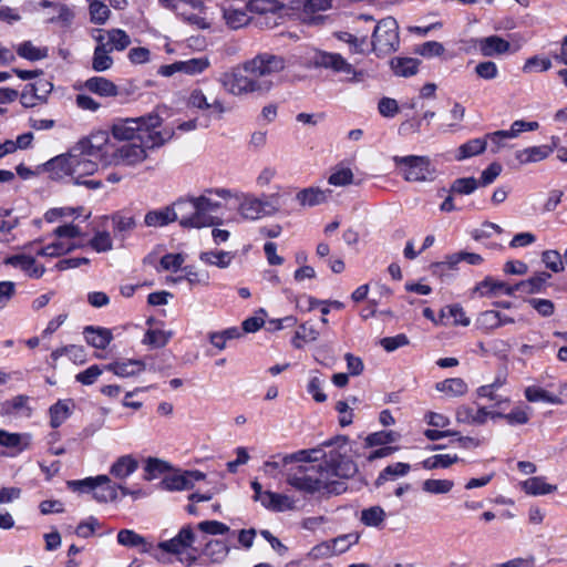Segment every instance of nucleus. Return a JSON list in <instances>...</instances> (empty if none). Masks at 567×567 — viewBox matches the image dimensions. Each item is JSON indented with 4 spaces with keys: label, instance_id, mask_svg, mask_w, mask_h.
I'll list each match as a JSON object with an SVG mask.
<instances>
[{
    "label": "nucleus",
    "instance_id": "nucleus-1",
    "mask_svg": "<svg viewBox=\"0 0 567 567\" xmlns=\"http://www.w3.org/2000/svg\"><path fill=\"white\" fill-rule=\"evenodd\" d=\"M347 443L346 436H338L334 441L323 443V446L338 445L339 449L330 451L329 454H326L321 447L287 454L290 464L293 462L311 463L324 457L323 464L319 466L299 465L295 471L287 473V483L300 492L339 494L341 485L337 480L349 478L357 473L355 463L346 456Z\"/></svg>",
    "mask_w": 567,
    "mask_h": 567
},
{
    "label": "nucleus",
    "instance_id": "nucleus-2",
    "mask_svg": "<svg viewBox=\"0 0 567 567\" xmlns=\"http://www.w3.org/2000/svg\"><path fill=\"white\" fill-rule=\"evenodd\" d=\"M198 535L192 524L184 525L171 539L158 543L157 547L186 567H192L202 560L205 565H221L230 553L229 544L219 538L202 536L197 546Z\"/></svg>",
    "mask_w": 567,
    "mask_h": 567
},
{
    "label": "nucleus",
    "instance_id": "nucleus-3",
    "mask_svg": "<svg viewBox=\"0 0 567 567\" xmlns=\"http://www.w3.org/2000/svg\"><path fill=\"white\" fill-rule=\"evenodd\" d=\"M79 145L72 147L68 153L58 155L43 165V169L53 181H63L69 177L74 185H83L90 189H99L102 182L86 179V176L97 172L99 165Z\"/></svg>",
    "mask_w": 567,
    "mask_h": 567
},
{
    "label": "nucleus",
    "instance_id": "nucleus-4",
    "mask_svg": "<svg viewBox=\"0 0 567 567\" xmlns=\"http://www.w3.org/2000/svg\"><path fill=\"white\" fill-rule=\"evenodd\" d=\"M162 118L157 114L140 117L121 118L113 123L111 133L117 141H145L150 146H162L168 142L174 132L172 128H159Z\"/></svg>",
    "mask_w": 567,
    "mask_h": 567
},
{
    "label": "nucleus",
    "instance_id": "nucleus-5",
    "mask_svg": "<svg viewBox=\"0 0 567 567\" xmlns=\"http://www.w3.org/2000/svg\"><path fill=\"white\" fill-rule=\"evenodd\" d=\"M287 61L282 55L269 52L259 53L243 63V71L251 74L259 83H268L269 92L274 89V78L282 72Z\"/></svg>",
    "mask_w": 567,
    "mask_h": 567
},
{
    "label": "nucleus",
    "instance_id": "nucleus-6",
    "mask_svg": "<svg viewBox=\"0 0 567 567\" xmlns=\"http://www.w3.org/2000/svg\"><path fill=\"white\" fill-rule=\"evenodd\" d=\"M311 66L326 69L336 74H340L348 82H360L363 79V71L357 70L340 53L324 50H315L309 59Z\"/></svg>",
    "mask_w": 567,
    "mask_h": 567
},
{
    "label": "nucleus",
    "instance_id": "nucleus-7",
    "mask_svg": "<svg viewBox=\"0 0 567 567\" xmlns=\"http://www.w3.org/2000/svg\"><path fill=\"white\" fill-rule=\"evenodd\" d=\"M219 83L226 92L234 96H244L248 94L265 95L269 93L268 83L257 82L251 74L243 71V65L221 74Z\"/></svg>",
    "mask_w": 567,
    "mask_h": 567
},
{
    "label": "nucleus",
    "instance_id": "nucleus-8",
    "mask_svg": "<svg viewBox=\"0 0 567 567\" xmlns=\"http://www.w3.org/2000/svg\"><path fill=\"white\" fill-rule=\"evenodd\" d=\"M68 487L73 492L92 493L93 498L99 503H109L117 499V485L107 475L69 481Z\"/></svg>",
    "mask_w": 567,
    "mask_h": 567
},
{
    "label": "nucleus",
    "instance_id": "nucleus-9",
    "mask_svg": "<svg viewBox=\"0 0 567 567\" xmlns=\"http://www.w3.org/2000/svg\"><path fill=\"white\" fill-rule=\"evenodd\" d=\"M371 44L372 51L378 56H386L399 49V25L394 18L386 17L377 23Z\"/></svg>",
    "mask_w": 567,
    "mask_h": 567
},
{
    "label": "nucleus",
    "instance_id": "nucleus-10",
    "mask_svg": "<svg viewBox=\"0 0 567 567\" xmlns=\"http://www.w3.org/2000/svg\"><path fill=\"white\" fill-rule=\"evenodd\" d=\"M394 164L401 168L402 176L408 182H427L434 178V168L426 156H394Z\"/></svg>",
    "mask_w": 567,
    "mask_h": 567
},
{
    "label": "nucleus",
    "instance_id": "nucleus-11",
    "mask_svg": "<svg viewBox=\"0 0 567 567\" xmlns=\"http://www.w3.org/2000/svg\"><path fill=\"white\" fill-rule=\"evenodd\" d=\"M279 194L265 195L261 198L245 195L239 203L238 212L245 219L257 220L272 215L280 208Z\"/></svg>",
    "mask_w": 567,
    "mask_h": 567
},
{
    "label": "nucleus",
    "instance_id": "nucleus-12",
    "mask_svg": "<svg viewBox=\"0 0 567 567\" xmlns=\"http://www.w3.org/2000/svg\"><path fill=\"white\" fill-rule=\"evenodd\" d=\"M145 141L130 142L112 148V155H107L109 166H136L147 158V151L157 146H150Z\"/></svg>",
    "mask_w": 567,
    "mask_h": 567
},
{
    "label": "nucleus",
    "instance_id": "nucleus-13",
    "mask_svg": "<svg viewBox=\"0 0 567 567\" xmlns=\"http://www.w3.org/2000/svg\"><path fill=\"white\" fill-rule=\"evenodd\" d=\"M176 220L183 228H204L203 215L198 209L195 196L182 197L171 205Z\"/></svg>",
    "mask_w": 567,
    "mask_h": 567
},
{
    "label": "nucleus",
    "instance_id": "nucleus-14",
    "mask_svg": "<svg viewBox=\"0 0 567 567\" xmlns=\"http://www.w3.org/2000/svg\"><path fill=\"white\" fill-rule=\"evenodd\" d=\"M215 197L229 199L233 197V193L228 188H206L199 196H195L206 227L215 224L212 213L218 212L221 207L220 202L216 200Z\"/></svg>",
    "mask_w": 567,
    "mask_h": 567
},
{
    "label": "nucleus",
    "instance_id": "nucleus-15",
    "mask_svg": "<svg viewBox=\"0 0 567 567\" xmlns=\"http://www.w3.org/2000/svg\"><path fill=\"white\" fill-rule=\"evenodd\" d=\"M175 12L185 22L197 29H208L207 9L202 0H183L175 4Z\"/></svg>",
    "mask_w": 567,
    "mask_h": 567
},
{
    "label": "nucleus",
    "instance_id": "nucleus-16",
    "mask_svg": "<svg viewBox=\"0 0 567 567\" xmlns=\"http://www.w3.org/2000/svg\"><path fill=\"white\" fill-rule=\"evenodd\" d=\"M188 106L206 112L205 118L200 122V126L207 127L209 118H221L226 112L224 102L217 97L212 101L202 90H194L188 97Z\"/></svg>",
    "mask_w": 567,
    "mask_h": 567
},
{
    "label": "nucleus",
    "instance_id": "nucleus-17",
    "mask_svg": "<svg viewBox=\"0 0 567 567\" xmlns=\"http://www.w3.org/2000/svg\"><path fill=\"white\" fill-rule=\"evenodd\" d=\"M76 145L89 153V155L99 157L104 166H109L107 155H112V148H115L106 131H96Z\"/></svg>",
    "mask_w": 567,
    "mask_h": 567
},
{
    "label": "nucleus",
    "instance_id": "nucleus-18",
    "mask_svg": "<svg viewBox=\"0 0 567 567\" xmlns=\"http://www.w3.org/2000/svg\"><path fill=\"white\" fill-rule=\"evenodd\" d=\"M204 478L205 474L199 471H186L164 478L162 485L167 491H185L193 488L195 482Z\"/></svg>",
    "mask_w": 567,
    "mask_h": 567
},
{
    "label": "nucleus",
    "instance_id": "nucleus-19",
    "mask_svg": "<svg viewBox=\"0 0 567 567\" xmlns=\"http://www.w3.org/2000/svg\"><path fill=\"white\" fill-rule=\"evenodd\" d=\"M474 292L481 297L513 296L515 293V285L511 286L504 281L486 277L475 286Z\"/></svg>",
    "mask_w": 567,
    "mask_h": 567
},
{
    "label": "nucleus",
    "instance_id": "nucleus-20",
    "mask_svg": "<svg viewBox=\"0 0 567 567\" xmlns=\"http://www.w3.org/2000/svg\"><path fill=\"white\" fill-rule=\"evenodd\" d=\"M488 417L495 419V412L486 408L474 410L471 406L461 405L456 409L455 413L456 422L471 425H482L486 423Z\"/></svg>",
    "mask_w": 567,
    "mask_h": 567
},
{
    "label": "nucleus",
    "instance_id": "nucleus-21",
    "mask_svg": "<svg viewBox=\"0 0 567 567\" xmlns=\"http://www.w3.org/2000/svg\"><path fill=\"white\" fill-rule=\"evenodd\" d=\"M105 369L113 372L118 378H131L145 371L146 364L142 360L126 359L111 362Z\"/></svg>",
    "mask_w": 567,
    "mask_h": 567
},
{
    "label": "nucleus",
    "instance_id": "nucleus-22",
    "mask_svg": "<svg viewBox=\"0 0 567 567\" xmlns=\"http://www.w3.org/2000/svg\"><path fill=\"white\" fill-rule=\"evenodd\" d=\"M567 393V383L559 385L558 394H554L538 385H529L525 389V398L529 402H545L549 404H561L560 395Z\"/></svg>",
    "mask_w": 567,
    "mask_h": 567
},
{
    "label": "nucleus",
    "instance_id": "nucleus-23",
    "mask_svg": "<svg viewBox=\"0 0 567 567\" xmlns=\"http://www.w3.org/2000/svg\"><path fill=\"white\" fill-rule=\"evenodd\" d=\"M4 264L21 269L31 278H40L45 271V268L38 265L33 257L24 254L8 257Z\"/></svg>",
    "mask_w": 567,
    "mask_h": 567
},
{
    "label": "nucleus",
    "instance_id": "nucleus-24",
    "mask_svg": "<svg viewBox=\"0 0 567 567\" xmlns=\"http://www.w3.org/2000/svg\"><path fill=\"white\" fill-rule=\"evenodd\" d=\"M551 142L553 146L540 145L520 150L516 152L515 157L522 165L540 162L547 158L553 153L554 148L557 147V138L553 137Z\"/></svg>",
    "mask_w": 567,
    "mask_h": 567
},
{
    "label": "nucleus",
    "instance_id": "nucleus-25",
    "mask_svg": "<svg viewBox=\"0 0 567 567\" xmlns=\"http://www.w3.org/2000/svg\"><path fill=\"white\" fill-rule=\"evenodd\" d=\"M83 87L102 97H116L120 94L118 86L103 76H92L83 83Z\"/></svg>",
    "mask_w": 567,
    "mask_h": 567
},
{
    "label": "nucleus",
    "instance_id": "nucleus-26",
    "mask_svg": "<svg viewBox=\"0 0 567 567\" xmlns=\"http://www.w3.org/2000/svg\"><path fill=\"white\" fill-rule=\"evenodd\" d=\"M30 396L24 394H19L8 399L1 404V414L30 417L33 412L32 408L30 406Z\"/></svg>",
    "mask_w": 567,
    "mask_h": 567
},
{
    "label": "nucleus",
    "instance_id": "nucleus-27",
    "mask_svg": "<svg viewBox=\"0 0 567 567\" xmlns=\"http://www.w3.org/2000/svg\"><path fill=\"white\" fill-rule=\"evenodd\" d=\"M477 48L483 56L502 55L511 50V43L498 35H489L477 41Z\"/></svg>",
    "mask_w": 567,
    "mask_h": 567
},
{
    "label": "nucleus",
    "instance_id": "nucleus-28",
    "mask_svg": "<svg viewBox=\"0 0 567 567\" xmlns=\"http://www.w3.org/2000/svg\"><path fill=\"white\" fill-rule=\"evenodd\" d=\"M32 444V435L30 433H11L0 430V446L14 450L21 453L28 450Z\"/></svg>",
    "mask_w": 567,
    "mask_h": 567
},
{
    "label": "nucleus",
    "instance_id": "nucleus-29",
    "mask_svg": "<svg viewBox=\"0 0 567 567\" xmlns=\"http://www.w3.org/2000/svg\"><path fill=\"white\" fill-rule=\"evenodd\" d=\"M260 504L271 512H286L295 508V499L286 494L266 491Z\"/></svg>",
    "mask_w": 567,
    "mask_h": 567
},
{
    "label": "nucleus",
    "instance_id": "nucleus-30",
    "mask_svg": "<svg viewBox=\"0 0 567 567\" xmlns=\"http://www.w3.org/2000/svg\"><path fill=\"white\" fill-rule=\"evenodd\" d=\"M83 334L87 344L101 350L106 349L113 340L112 331L103 327L87 326L84 328Z\"/></svg>",
    "mask_w": 567,
    "mask_h": 567
},
{
    "label": "nucleus",
    "instance_id": "nucleus-31",
    "mask_svg": "<svg viewBox=\"0 0 567 567\" xmlns=\"http://www.w3.org/2000/svg\"><path fill=\"white\" fill-rule=\"evenodd\" d=\"M330 195V189L308 187L298 192L296 195V199L303 207H312L326 203L329 199Z\"/></svg>",
    "mask_w": 567,
    "mask_h": 567
},
{
    "label": "nucleus",
    "instance_id": "nucleus-32",
    "mask_svg": "<svg viewBox=\"0 0 567 567\" xmlns=\"http://www.w3.org/2000/svg\"><path fill=\"white\" fill-rule=\"evenodd\" d=\"M435 389L447 399H455L465 395L468 391V385L461 378H450L437 382Z\"/></svg>",
    "mask_w": 567,
    "mask_h": 567
},
{
    "label": "nucleus",
    "instance_id": "nucleus-33",
    "mask_svg": "<svg viewBox=\"0 0 567 567\" xmlns=\"http://www.w3.org/2000/svg\"><path fill=\"white\" fill-rule=\"evenodd\" d=\"M117 543L125 547L140 548L141 553H150L152 544L145 537L132 529H121L117 533Z\"/></svg>",
    "mask_w": 567,
    "mask_h": 567
},
{
    "label": "nucleus",
    "instance_id": "nucleus-34",
    "mask_svg": "<svg viewBox=\"0 0 567 567\" xmlns=\"http://www.w3.org/2000/svg\"><path fill=\"white\" fill-rule=\"evenodd\" d=\"M235 256L236 254L233 251L207 250L199 254V260L205 265L226 269L231 265Z\"/></svg>",
    "mask_w": 567,
    "mask_h": 567
},
{
    "label": "nucleus",
    "instance_id": "nucleus-35",
    "mask_svg": "<svg viewBox=\"0 0 567 567\" xmlns=\"http://www.w3.org/2000/svg\"><path fill=\"white\" fill-rule=\"evenodd\" d=\"M74 403L72 400H59L56 403L50 406V425L53 429L59 427L64 423L72 414Z\"/></svg>",
    "mask_w": 567,
    "mask_h": 567
},
{
    "label": "nucleus",
    "instance_id": "nucleus-36",
    "mask_svg": "<svg viewBox=\"0 0 567 567\" xmlns=\"http://www.w3.org/2000/svg\"><path fill=\"white\" fill-rule=\"evenodd\" d=\"M138 467V462L132 455H123L118 457L111 466L110 473L115 478L125 480L133 474Z\"/></svg>",
    "mask_w": 567,
    "mask_h": 567
},
{
    "label": "nucleus",
    "instance_id": "nucleus-37",
    "mask_svg": "<svg viewBox=\"0 0 567 567\" xmlns=\"http://www.w3.org/2000/svg\"><path fill=\"white\" fill-rule=\"evenodd\" d=\"M173 221H176V215L173 213L171 206L150 210L144 217V224L147 227H163Z\"/></svg>",
    "mask_w": 567,
    "mask_h": 567
},
{
    "label": "nucleus",
    "instance_id": "nucleus-38",
    "mask_svg": "<svg viewBox=\"0 0 567 567\" xmlns=\"http://www.w3.org/2000/svg\"><path fill=\"white\" fill-rule=\"evenodd\" d=\"M550 274L548 272H538L535 276L530 277L527 280L519 281L515 285V292L522 291L524 293H537L543 290L547 281L550 279Z\"/></svg>",
    "mask_w": 567,
    "mask_h": 567
},
{
    "label": "nucleus",
    "instance_id": "nucleus-39",
    "mask_svg": "<svg viewBox=\"0 0 567 567\" xmlns=\"http://www.w3.org/2000/svg\"><path fill=\"white\" fill-rule=\"evenodd\" d=\"M522 486L526 494L533 496L547 495L557 491L556 485L548 484L542 476L530 477L523 482Z\"/></svg>",
    "mask_w": 567,
    "mask_h": 567
},
{
    "label": "nucleus",
    "instance_id": "nucleus-40",
    "mask_svg": "<svg viewBox=\"0 0 567 567\" xmlns=\"http://www.w3.org/2000/svg\"><path fill=\"white\" fill-rule=\"evenodd\" d=\"M78 245L73 241L56 238L55 241L42 247L37 254L42 257H60L72 251Z\"/></svg>",
    "mask_w": 567,
    "mask_h": 567
},
{
    "label": "nucleus",
    "instance_id": "nucleus-41",
    "mask_svg": "<svg viewBox=\"0 0 567 567\" xmlns=\"http://www.w3.org/2000/svg\"><path fill=\"white\" fill-rule=\"evenodd\" d=\"M111 52V50L105 49L103 45H96L92 56V70L95 72L110 70L114 64Z\"/></svg>",
    "mask_w": 567,
    "mask_h": 567
},
{
    "label": "nucleus",
    "instance_id": "nucleus-42",
    "mask_svg": "<svg viewBox=\"0 0 567 567\" xmlns=\"http://www.w3.org/2000/svg\"><path fill=\"white\" fill-rule=\"evenodd\" d=\"M17 53L29 61H39L48 56L49 50L47 47H37L31 41H24L17 47Z\"/></svg>",
    "mask_w": 567,
    "mask_h": 567
},
{
    "label": "nucleus",
    "instance_id": "nucleus-43",
    "mask_svg": "<svg viewBox=\"0 0 567 567\" xmlns=\"http://www.w3.org/2000/svg\"><path fill=\"white\" fill-rule=\"evenodd\" d=\"M195 534L202 533L203 536H216V535H225L230 532V527L226 525L225 523H221L219 520L209 519V520H202L195 526Z\"/></svg>",
    "mask_w": 567,
    "mask_h": 567
},
{
    "label": "nucleus",
    "instance_id": "nucleus-44",
    "mask_svg": "<svg viewBox=\"0 0 567 567\" xmlns=\"http://www.w3.org/2000/svg\"><path fill=\"white\" fill-rule=\"evenodd\" d=\"M486 150V140L485 138H473L468 142L462 144L458 150L455 158L457 161H463L465 158L482 154Z\"/></svg>",
    "mask_w": 567,
    "mask_h": 567
},
{
    "label": "nucleus",
    "instance_id": "nucleus-45",
    "mask_svg": "<svg viewBox=\"0 0 567 567\" xmlns=\"http://www.w3.org/2000/svg\"><path fill=\"white\" fill-rule=\"evenodd\" d=\"M209 66V59L207 56H199L186 61H178L177 69L187 75H197L206 71Z\"/></svg>",
    "mask_w": 567,
    "mask_h": 567
},
{
    "label": "nucleus",
    "instance_id": "nucleus-46",
    "mask_svg": "<svg viewBox=\"0 0 567 567\" xmlns=\"http://www.w3.org/2000/svg\"><path fill=\"white\" fill-rule=\"evenodd\" d=\"M223 16L226 24L231 29H239L249 22V17L244 9L226 7L223 8Z\"/></svg>",
    "mask_w": 567,
    "mask_h": 567
},
{
    "label": "nucleus",
    "instance_id": "nucleus-47",
    "mask_svg": "<svg viewBox=\"0 0 567 567\" xmlns=\"http://www.w3.org/2000/svg\"><path fill=\"white\" fill-rule=\"evenodd\" d=\"M457 462L458 456L456 454H436L422 461L421 465L423 468L430 471L435 468H447Z\"/></svg>",
    "mask_w": 567,
    "mask_h": 567
},
{
    "label": "nucleus",
    "instance_id": "nucleus-48",
    "mask_svg": "<svg viewBox=\"0 0 567 567\" xmlns=\"http://www.w3.org/2000/svg\"><path fill=\"white\" fill-rule=\"evenodd\" d=\"M391 68L396 75L411 76L417 72L419 61L413 58H396L391 61Z\"/></svg>",
    "mask_w": 567,
    "mask_h": 567
},
{
    "label": "nucleus",
    "instance_id": "nucleus-49",
    "mask_svg": "<svg viewBox=\"0 0 567 567\" xmlns=\"http://www.w3.org/2000/svg\"><path fill=\"white\" fill-rule=\"evenodd\" d=\"M109 50L124 51L131 44L130 35L122 29L106 31Z\"/></svg>",
    "mask_w": 567,
    "mask_h": 567
},
{
    "label": "nucleus",
    "instance_id": "nucleus-50",
    "mask_svg": "<svg viewBox=\"0 0 567 567\" xmlns=\"http://www.w3.org/2000/svg\"><path fill=\"white\" fill-rule=\"evenodd\" d=\"M454 487V482L452 480H436L429 478L422 483V489L425 493L433 495H442L450 493Z\"/></svg>",
    "mask_w": 567,
    "mask_h": 567
},
{
    "label": "nucleus",
    "instance_id": "nucleus-51",
    "mask_svg": "<svg viewBox=\"0 0 567 567\" xmlns=\"http://www.w3.org/2000/svg\"><path fill=\"white\" fill-rule=\"evenodd\" d=\"M410 468V464L402 462L389 465L379 474L375 484L379 486L389 480L404 476L409 473Z\"/></svg>",
    "mask_w": 567,
    "mask_h": 567
},
{
    "label": "nucleus",
    "instance_id": "nucleus-52",
    "mask_svg": "<svg viewBox=\"0 0 567 567\" xmlns=\"http://www.w3.org/2000/svg\"><path fill=\"white\" fill-rule=\"evenodd\" d=\"M359 539L360 535L358 533H349L330 539L334 556L348 551L353 545H355L359 542Z\"/></svg>",
    "mask_w": 567,
    "mask_h": 567
},
{
    "label": "nucleus",
    "instance_id": "nucleus-53",
    "mask_svg": "<svg viewBox=\"0 0 567 567\" xmlns=\"http://www.w3.org/2000/svg\"><path fill=\"white\" fill-rule=\"evenodd\" d=\"M172 331H164L159 329L147 330L143 338V343L152 348H163L172 338Z\"/></svg>",
    "mask_w": 567,
    "mask_h": 567
},
{
    "label": "nucleus",
    "instance_id": "nucleus-54",
    "mask_svg": "<svg viewBox=\"0 0 567 567\" xmlns=\"http://www.w3.org/2000/svg\"><path fill=\"white\" fill-rule=\"evenodd\" d=\"M89 13L92 23L104 24L110 19L111 10L104 2L93 0L89 4Z\"/></svg>",
    "mask_w": 567,
    "mask_h": 567
},
{
    "label": "nucleus",
    "instance_id": "nucleus-55",
    "mask_svg": "<svg viewBox=\"0 0 567 567\" xmlns=\"http://www.w3.org/2000/svg\"><path fill=\"white\" fill-rule=\"evenodd\" d=\"M328 183L338 187L348 186L353 183V173L351 168L338 165L332 169Z\"/></svg>",
    "mask_w": 567,
    "mask_h": 567
},
{
    "label": "nucleus",
    "instance_id": "nucleus-56",
    "mask_svg": "<svg viewBox=\"0 0 567 567\" xmlns=\"http://www.w3.org/2000/svg\"><path fill=\"white\" fill-rule=\"evenodd\" d=\"M385 518V512L381 506H371L361 512L360 520L369 527L380 526Z\"/></svg>",
    "mask_w": 567,
    "mask_h": 567
},
{
    "label": "nucleus",
    "instance_id": "nucleus-57",
    "mask_svg": "<svg viewBox=\"0 0 567 567\" xmlns=\"http://www.w3.org/2000/svg\"><path fill=\"white\" fill-rule=\"evenodd\" d=\"M113 229L117 233H128L133 230L136 226L135 218L123 212H117L111 216Z\"/></svg>",
    "mask_w": 567,
    "mask_h": 567
},
{
    "label": "nucleus",
    "instance_id": "nucleus-58",
    "mask_svg": "<svg viewBox=\"0 0 567 567\" xmlns=\"http://www.w3.org/2000/svg\"><path fill=\"white\" fill-rule=\"evenodd\" d=\"M501 312L495 310H486L480 313L476 319V326L484 331H492L499 328Z\"/></svg>",
    "mask_w": 567,
    "mask_h": 567
},
{
    "label": "nucleus",
    "instance_id": "nucleus-59",
    "mask_svg": "<svg viewBox=\"0 0 567 567\" xmlns=\"http://www.w3.org/2000/svg\"><path fill=\"white\" fill-rule=\"evenodd\" d=\"M184 279L189 284L190 287L195 286H208L209 274L205 270H198L193 266H186L183 268Z\"/></svg>",
    "mask_w": 567,
    "mask_h": 567
},
{
    "label": "nucleus",
    "instance_id": "nucleus-60",
    "mask_svg": "<svg viewBox=\"0 0 567 567\" xmlns=\"http://www.w3.org/2000/svg\"><path fill=\"white\" fill-rule=\"evenodd\" d=\"M290 464L288 455H275L262 465L265 475L276 478L282 468Z\"/></svg>",
    "mask_w": 567,
    "mask_h": 567
},
{
    "label": "nucleus",
    "instance_id": "nucleus-61",
    "mask_svg": "<svg viewBox=\"0 0 567 567\" xmlns=\"http://www.w3.org/2000/svg\"><path fill=\"white\" fill-rule=\"evenodd\" d=\"M399 436L400 435L393 431L374 432L365 437V445L368 447L385 445L398 441Z\"/></svg>",
    "mask_w": 567,
    "mask_h": 567
},
{
    "label": "nucleus",
    "instance_id": "nucleus-62",
    "mask_svg": "<svg viewBox=\"0 0 567 567\" xmlns=\"http://www.w3.org/2000/svg\"><path fill=\"white\" fill-rule=\"evenodd\" d=\"M478 187V181L474 177H463L455 179L451 185V193L458 195H470Z\"/></svg>",
    "mask_w": 567,
    "mask_h": 567
},
{
    "label": "nucleus",
    "instance_id": "nucleus-63",
    "mask_svg": "<svg viewBox=\"0 0 567 567\" xmlns=\"http://www.w3.org/2000/svg\"><path fill=\"white\" fill-rule=\"evenodd\" d=\"M91 247L97 252H105L113 248V239L109 231H96L90 240Z\"/></svg>",
    "mask_w": 567,
    "mask_h": 567
},
{
    "label": "nucleus",
    "instance_id": "nucleus-64",
    "mask_svg": "<svg viewBox=\"0 0 567 567\" xmlns=\"http://www.w3.org/2000/svg\"><path fill=\"white\" fill-rule=\"evenodd\" d=\"M551 68V61L548 58H543L539 55H534L528 58L524 65H523V72L530 73V72H545L548 71Z\"/></svg>",
    "mask_w": 567,
    "mask_h": 567
}]
</instances>
